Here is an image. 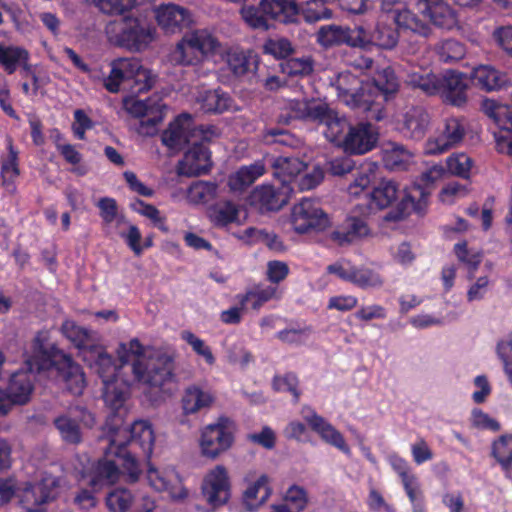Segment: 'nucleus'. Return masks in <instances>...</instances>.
<instances>
[{
	"instance_id": "1",
	"label": "nucleus",
	"mask_w": 512,
	"mask_h": 512,
	"mask_svg": "<svg viewBox=\"0 0 512 512\" xmlns=\"http://www.w3.org/2000/svg\"><path fill=\"white\" fill-rule=\"evenodd\" d=\"M122 365L130 364L132 377L125 386H136L145 393L159 391L171 382L175 371V353L144 347L137 338L121 342L116 350Z\"/></svg>"
},
{
	"instance_id": "2",
	"label": "nucleus",
	"mask_w": 512,
	"mask_h": 512,
	"mask_svg": "<svg viewBox=\"0 0 512 512\" xmlns=\"http://www.w3.org/2000/svg\"><path fill=\"white\" fill-rule=\"evenodd\" d=\"M97 8L109 16L123 19L121 32L111 35L112 26L107 27L109 40L134 52L146 50L156 39L157 29L142 16L132 17L134 2H95Z\"/></svg>"
},
{
	"instance_id": "3",
	"label": "nucleus",
	"mask_w": 512,
	"mask_h": 512,
	"mask_svg": "<svg viewBox=\"0 0 512 512\" xmlns=\"http://www.w3.org/2000/svg\"><path fill=\"white\" fill-rule=\"evenodd\" d=\"M324 135L329 142L350 155H363L370 152L379 140V132L374 125L368 122L352 125L335 111L324 130Z\"/></svg>"
},
{
	"instance_id": "4",
	"label": "nucleus",
	"mask_w": 512,
	"mask_h": 512,
	"mask_svg": "<svg viewBox=\"0 0 512 512\" xmlns=\"http://www.w3.org/2000/svg\"><path fill=\"white\" fill-rule=\"evenodd\" d=\"M340 101L352 109L367 113L370 120L380 121L385 117L384 109L373 99L369 83H363L350 72H341L331 78Z\"/></svg>"
},
{
	"instance_id": "5",
	"label": "nucleus",
	"mask_w": 512,
	"mask_h": 512,
	"mask_svg": "<svg viewBox=\"0 0 512 512\" xmlns=\"http://www.w3.org/2000/svg\"><path fill=\"white\" fill-rule=\"evenodd\" d=\"M217 136L216 129L212 126L197 127L190 114L183 113L177 116L162 132L161 141L169 150L178 152L186 145L199 141H210Z\"/></svg>"
},
{
	"instance_id": "6",
	"label": "nucleus",
	"mask_w": 512,
	"mask_h": 512,
	"mask_svg": "<svg viewBox=\"0 0 512 512\" xmlns=\"http://www.w3.org/2000/svg\"><path fill=\"white\" fill-rule=\"evenodd\" d=\"M241 14L251 28L266 30L268 19L283 23L295 21L298 9L295 2H257L245 5Z\"/></svg>"
},
{
	"instance_id": "7",
	"label": "nucleus",
	"mask_w": 512,
	"mask_h": 512,
	"mask_svg": "<svg viewBox=\"0 0 512 512\" xmlns=\"http://www.w3.org/2000/svg\"><path fill=\"white\" fill-rule=\"evenodd\" d=\"M60 478L50 473H42L35 482H27L21 489L20 504L26 512H46L45 506L58 497Z\"/></svg>"
},
{
	"instance_id": "8",
	"label": "nucleus",
	"mask_w": 512,
	"mask_h": 512,
	"mask_svg": "<svg viewBox=\"0 0 512 512\" xmlns=\"http://www.w3.org/2000/svg\"><path fill=\"white\" fill-rule=\"evenodd\" d=\"M235 425L227 417H219L216 422L201 430L199 447L202 456L216 459L226 452L234 441Z\"/></svg>"
},
{
	"instance_id": "9",
	"label": "nucleus",
	"mask_w": 512,
	"mask_h": 512,
	"mask_svg": "<svg viewBox=\"0 0 512 512\" xmlns=\"http://www.w3.org/2000/svg\"><path fill=\"white\" fill-rule=\"evenodd\" d=\"M466 135L463 118L449 116L437 127L435 133L425 142L424 151L427 155H441L458 147Z\"/></svg>"
},
{
	"instance_id": "10",
	"label": "nucleus",
	"mask_w": 512,
	"mask_h": 512,
	"mask_svg": "<svg viewBox=\"0 0 512 512\" xmlns=\"http://www.w3.org/2000/svg\"><path fill=\"white\" fill-rule=\"evenodd\" d=\"M290 223L295 232L304 234L324 230L329 218L316 202L303 199L292 207Z\"/></svg>"
},
{
	"instance_id": "11",
	"label": "nucleus",
	"mask_w": 512,
	"mask_h": 512,
	"mask_svg": "<svg viewBox=\"0 0 512 512\" xmlns=\"http://www.w3.org/2000/svg\"><path fill=\"white\" fill-rule=\"evenodd\" d=\"M125 111L135 118H146L141 122V132L153 134L156 126L163 120L165 104L159 96H153L146 100L135 97H126L123 100Z\"/></svg>"
},
{
	"instance_id": "12",
	"label": "nucleus",
	"mask_w": 512,
	"mask_h": 512,
	"mask_svg": "<svg viewBox=\"0 0 512 512\" xmlns=\"http://www.w3.org/2000/svg\"><path fill=\"white\" fill-rule=\"evenodd\" d=\"M482 110L502 129L495 133L496 148L500 153L512 156V108L494 99H485Z\"/></svg>"
},
{
	"instance_id": "13",
	"label": "nucleus",
	"mask_w": 512,
	"mask_h": 512,
	"mask_svg": "<svg viewBox=\"0 0 512 512\" xmlns=\"http://www.w3.org/2000/svg\"><path fill=\"white\" fill-rule=\"evenodd\" d=\"M54 425L64 442L79 444L82 441V429H91L95 425V417L85 408L76 407L55 418Z\"/></svg>"
},
{
	"instance_id": "14",
	"label": "nucleus",
	"mask_w": 512,
	"mask_h": 512,
	"mask_svg": "<svg viewBox=\"0 0 512 512\" xmlns=\"http://www.w3.org/2000/svg\"><path fill=\"white\" fill-rule=\"evenodd\" d=\"M207 503L213 507L224 505L230 498L231 482L227 468L216 465L208 470L201 486Z\"/></svg>"
},
{
	"instance_id": "15",
	"label": "nucleus",
	"mask_w": 512,
	"mask_h": 512,
	"mask_svg": "<svg viewBox=\"0 0 512 512\" xmlns=\"http://www.w3.org/2000/svg\"><path fill=\"white\" fill-rule=\"evenodd\" d=\"M102 440L107 442L104 447L106 456H115L128 451L127 445H131V424H126L121 413L110 415L103 427Z\"/></svg>"
},
{
	"instance_id": "16",
	"label": "nucleus",
	"mask_w": 512,
	"mask_h": 512,
	"mask_svg": "<svg viewBox=\"0 0 512 512\" xmlns=\"http://www.w3.org/2000/svg\"><path fill=\"white\" fill-rule=\"evenodd\" d=\"M154 17L158 26L166 34H176L193 24L191 13L178 4L162 3L154 8Z\"/></svg>"
},
{
	"instance_id": "17",
	"label": "nucleus",
	"mask_w": 512,
	"mask_h": 512,
	"mask_svg": "<svg viewBox=\"0 0 512 512\" xmlns=\"http://www.w3.org/2000/svg\"><path fill=\"white\" fill-rule=\"evenodd\" d=\"M285 109L291 118L315 121L324 124L326 128L334 113L326 103L306 98L288 100Z\"/></svg>"
},
{
	"instance_id": "18",
	"label": "nucleus",
	"mask_w": 512,
	"mask_h": 512,
	"mask_svg": "<svg viewBox=\"0 0 512 512\" xmlns=\"http://www.w3.org/2000/svg\"><path fill=\"white\" fill-rule=\"evenodd\" d=\"M303 418L310 428L319 435L322 441L337 448L346 455L351 454V449L344 436L330 422L309 408L303 410Z\"/></svg>"
},
{
	"instance_id": "19",
	"label": "nucleus",
	"mask_w": 512,
	"mask_h": 512,
	"mask_svg": "<svg viewBox=\"0 0 512 512\" xmlns=\"http://www.w3.org/2000/svg\"><path fill=\"white\" fill-rule=\"evenodd\" d=\"M397 125L406 138L421 140L430 128L431 116L425 108L413 106L400 115Z\"/></svg>"
},
{
	"instance_id": "20",
	"label": "nucleus",
	"mask_w": 512,
	"mask_h": 512,
	"mask_svg": "<svg viewBox=\"0 0 512 512\" xmlns=\"http://www.w3.org/2000/svg\"><path fill=\"white\" fill-rule=\"evenodd\" d=\"M205 141L191 144L183 159L179 161L177 172L179 175L193 177L207 173L211 168L210 153Z\"/></svg>"
},
{
	"instance_id": "21",
	"label": "nucleus",
	"mask_w": 512,
	"mask_h": 512,
	"mask_svg": "<svg viewBox=\"0 0 512 512\" xmlns=\"http://www.w3.org/2000/svg\"><path fill=\"white\" fill-rule=\"evenodd\" d=\"M291 191L290 185L263 184L253 190L252 203L262 211H277L288 202Z\"/></svg>"
},
{
	"instance_id": "22",
	"label": "nucleus",
	"mask_w": 512,
	"mask_h": 512,
	"mask_svg": "<svg viewBox=\"0 0 512 512\" xmlns=\"http://www.w3.org/2000/svg\"><path fill=\"white\" fill-rule=\"evenodd\" d=\"M371 235V230L364 218L349 215L345 221L337 226L331 233L330 239L340 246L349 245Z\"/></svg>"
},
{
	"instance_id": "23",
	"label": "nucleus",
	"mask_w": 512,
	"mask_h": 512,
	"mask_svg": "<svg viewBox=\"0 0 512 512\" xmlns=\"http://www.w3.org/2000/svg\"><path fill=\"white\" fill-rule=\"evenodd\" d=\"M467 83L461 73L447 71L439 78L438 90L444 102L461 107L467 102Z\"/></svg>"
},
{
	"instance_id": "24",
	"label": "nucleus",
	"mask_w": 512,
	"mask_h": 512,
	"mask_svg": "<svg viewBox=\"0 0 512 512\" xmlns=\"http://www.w3.org/2000/svg\"><path fill=\"white\" fill-rule=\"evenodd\" d=\"M83 361L102 379L103 384L118 378V368L112 356L99 343L85 350Z\"/></svg>"
},
{
	"instance_id": "25",
	"label": "nucleus",
	"mask_w": 512,
	"mask_h": 512,
	"mask_svg": "<svg viewBox=\"0 0 512 512\" xmlns=\"http://www.w3.org/2000/svg\"><path fill=\"white\" fill-rule=\"evenodd\" d=\"M470 78L477 88L485 92L499 91L509 84L507 74L489 64L474 67Z\"/></svg>"
},
{
	"instance_id": "26",
	"label": "nucleus",
	"mask_w": 512,
	"mask_h": 512,
	"mask_svg": "<svg viewBox=\"0 0 512 512\" xmlns=\"http://www.w3.org/2000/svg\"><path fill=\"white\" fill-rule=\"evenodd\" d=\"M400 195L398 184L390 179L381 180L369 194L368 206L362 212V216L383 210L391 206Z\"/></svg>"
},
{
	"instance_id": "27",
	"label": "nucleus",
	"mask_w": 512,
	"mask_h": 512,
	"mask_svg": "<svg viewBox=\"0 0 512 512\" xmlns=\"http://www.w3.org/2000/svg\"><path fill=\"white\" fill-rule=\"evenodd\" d=\"M381 157L384 166L391 171H404L415 162L414 153L404 145L387 141L382 144Z\"/></svg>"
},
{
	"instance_id": "28",
	"label": "nucleus",
	"mask_w": 512,
	"mask_h": 512,
	"mask_svg": "<svg viewBox=\"0 0 512 512\" xmlns=\"http://www.w3.org/2000/svg\"><path fill=\"white\" fill-rule=\"evenodd\" d=\"M56 369L71 393L80 395L83 392L86 385L84 373L69 355L59 353V359L56 360Z\"/></svg>"
},
{
	"instance_id": "29",
	"label": "nucleus",
	"mask_w": 512,
	"mask_h": 512,
	"mask_svg": "<svg viewBox=\"0 0 512 512\" xmlns=\"http://www.w3.org/2000/svg\"><path fill=\"white\" fill-rule=\"evenodd\" d=\"M34 370L28 366V369L19 370L11 376L7 390L15 405H25L31 400L35 382Z\"/></svg>"
},
{
	"instance_id": "30",
	"label": "nucleus",
	"mask_w": 512,
	"mask_h": 512,
	"mask_svg": "<svg viewBox=\"0 0 512 512\" xmlns=\"http://www.w3.org/2000/svg\"><path fill=\"white\" fill-rule=\"evenodd\" d=\"M215 397L211 391L197 385L188 386L181 398V408L184 415H194L202 410L209 409Z\"/></svg>"
},
{
	"instance_id": "31",
	"label": "nucleus",
	"mask_w": 512,
	"mask_h": 512,
	"mask_svg": "<svg viewBox=\"0 0 512 512\" xmlns=\"http://www.w3.org/2000/svg\"><path fill=\"white\" fill-rule=\"evenodd\" d=\"M265 171V165L261 161L242 166L228 176L227 186L230 192L240 194L264 175Z\"/></svg>"
},
{
	"instance_id": "32",
	"label": "nucleus",
	"mask_w": 512,
	"mask_h": 512,
	"mask_svg": "<svg viewBox=\"0 0 512 512\" xmlns=\"http://www.w3.org/2000/svg\"><path fill=\"white\" fill-rule=\"evenodd\" d=\"M128 80L135 83L134 89L137 92L149 90L154 84V77L151 71L144 68L136 58L116 59Z\"/></svg>"
},
{
	"instance_id": "33",
	"label": "nucleus",
	"mask_w": 512,
	"mask_h": 512,
	"mask_svg": "<svg viewBox=\"0 0 512 512\" xmlns=\"http://www.w3.org/2000/svg\"><path fill=\"white\" fill-rule=\"evenodd\" d=\"M121 471L118 466L108 459L99 460L92 466L88 476V485L99 491L103 486L113 485L120 480Z\"/></svg>"
},
{
	"instance_id": "34",
	"label": "nucleus",
	"mask_w": 512,
	"mask_h": 512,
	"mask_svg": "<svg viewBox=\"0 0 512 512\" xmlns=\"http://www.w3.org/2000/svg\"><path fill=\"white\" fill-rule=\"evenodd\" d=\"M419 4V11L434 25L445 29L456 26V13L447 2H419Z\"/></svg>"
},
{
	"instance_id": "35",
	"label": "nucleus",
	"mask_w": 512,
	"mask_h": 512,
	"mask_svg": "<svg viewBox=\"0 0 512 512\" xmlns=\"http://www.w3.org/2000/svg\"><path fill=\"white\" fill-rule=\"evenodd\" d=\"M155 444V432L152 424L147 420H135L131 424L132 450L138 448L145 458H150Z\"/></svg>"
},
{
	"instance_id": "36",
	"label": "nucleus",
	"mask_w": 512,
	"mask_h": 512,
	"mask_svg": "<svg viewBox=\"0 0 512 512\" xmlns=\"http://www.w3.org/2000/svg\"><path fill=\"white\" fill-rule=\"evenodd\" d=\"M62 334L79 349L82 359L86 349H90L98 344L97 334L77 325L72 320H66L61 326Z\"/></svg>"
},
{
	"instance_id": "37",
	"label": "nucleus",
	"mask_w": 512,
	"mask_h": 512,
	"mask_svg": "<svg viewBox=\"0 0 512 512\" xmlns=\"http://www.w3.org/2000/svg\"><path fill=\"white\" fill-rule=\"evenodd\" d=\"M269 478L261 474L256 480L249 481L243 493V503L248 510H256L271 496Z\"/></svg>"
},
{
	"instance_id": "38",
	"label": "nucleus",
	"mask_w": 512,
	"mask_h": 512,
	"mask_svg": "<svg viewBox=\"0 0 512 512\" xmlns=\"http://www.w3.org/2000/svg\"><path fill=\"white\" fill-rule=\"evenodd\" d=\"M200 108L205 112L223 113L236 111L238 108L232 98L221 90H206L197 97Z\"/></svg>"
},
{
	"instance_id": "39",
	"label": "nucleus",
	"mask_w": 512,
	"mask_h": 512,
	"mask_svg": "<svg viewBox=\"0 0 512 512\" xmlns=\"http://www.w3.org/2000/svg\"><path fill=\"white\" fill-rule=\"evenodd\" d=\"M372 88L373 99L376 104H379L382 108V103L377 101L380 93L382 94H393L398 90L399 82L396 77L394 70L389 67H383L376 70L373 76V82L369 83Z\"/></svg>"
},
{
	"instance_id": "40",
	"label": "nucleus",
	"mask_w": 512,
	"mask_h": 512,
	"mask_svg": "<svg viewBox=\"0 0 512 512\" xmlns=\"http://www.w3.org/2000/svg\"><path fill=\"white\" fill-rule=\"evenodd\" d=\"M305 167L306 165L296 157L280 156L273 162L274 175L281 180L282 185H289Z\"/></svg>"
},
{
	"instance_id": "41",
	"label": "nucleus",
	"mask_w": 512,
	"mask_h": 512,
	"mask_svg": "<svg viewBox=\"0 0 512 512\" xmlns=\"http://www.w3.org/2000/svg\"><path fill=\"white\" fill-rule=\"evenodd\" d=\"M8 155L2 160L1 177L2 184L10 192L15 190L14 181L19 176L18 151L14 148L11 138H7Z\"/></svg>"
},
{
	"instance_id": "42",
	"label": "nucleus",
	"mask_w": 512,
	"mask_h": 512,
	"mask_svg": "<svg viewBox=\"0 0 512 512\" xmlns=\"http://www.w3.org/2000/svg\"><path fill=\"white\" fill-rule=\"evenodd\" d=\"M453 251L457 260L467 269V277L471 280L482 262V251L476 248H470L466 241L456 243Z\"/></svg>"
},
{
	"instance_id": "43",
	"label": "nucleus",
	"mask_w": 512,
	"mask_h": 512,
	"mask_svg": "<svg viewBox=\"0 0 512 512\" xmlns=\"http://www.w3.org/2000/svg\"><path fill=\"white\" fill-rule=\"evenodd\" d=\"M206 59L185 35L176 44L172 52V60L179 65H197Z\"/></svg>"
},
{
	"instance_id": "44",
	"label": "nucleus",
	"mask_w": 512,
	"mask_h": 512,
	"mask_svg": "<svg viewBox=\"0 0 512 512\" xmlns=\"http://www.w3.org/2000/svg\"><path fill=\"white\" fill-rule=\"evenodd\" d=\"M185 36L206 58L215 54L221 46L219 40L207 29H196Z\"/></svg>"
},
{
	"instance_id": "45",
	"label": "nucleus",
	"mask_w": 512,
	"mask_h": 512,
	"mask_svg": "<svg viewBox=\"0 0 512 512\" xmlns=\"http://www.w3.org/2000/svg\"><path fill=\"white\" fill-rule=\"evenodd\" d=\"M26 59H30V54L25 48L0 43V65L8 74L14 73L19 68V62Z\"/></svg>"
},
{
	"instance_id": "46",
	"label": "nucleus",
	"mask_w": 512,
	"mask_h": 512,
	"mask_svg": "<svg viewBox=\"0 0 512 512\" xmlns=\"http://www.w3.org/2000/svg\"><path fill=\"white\" fill-rule=\"evenodd\" d=\"M239 206L232 201H223L210 208L209 218L216 226H227L239 218Z\"/></svg>"
},
{
	"instance_id": "47",
	"label": "nucleus",
	"mask_w": 512,
	"mask_h": 512,
	"mask_svg": "<svg viewBox=\"0 0 512 512\" xmlns=\"http://www.w3.org/2000/svg\"><path fill=\"white\" fill-rule=\"evenodd\" d=\"M317 41L325 47L339 44H354L350 37V29L336 25L323 26L317 33Z\"/></svg>"
},
{
	"instance_id": "48",
	"label": "nucleus",
	"mask_w": 512,
	"mask_h": 512,
	"mask_svg": "<svg viewBox=\"0 0 512 512\" xmlns=\"http://www.w3.org/2000/svg\"><path fill=\"white\" fill-rule=\"evenodd\" d=\"M278 298L277 288L273 286H256L245 294L237 296L239 304L245 306L251 303L253 309L258 310L264 303Z\"/></svg>"
},
{
	"instance_id": "49",
	"label": "nucleus",
	"mask_w": 512,
	"mask_h": 512,
	"mask_svg": "<svg viewBox=\"0 0 512 512\" xmlns=\"http://www.w3.org/2000/svg\"><path fill=\"white\" fill-rule=\"evenodd\" d=\"M217 190L218 186L213 182L196 181L189 186L186 197L191 204H205L216 198Z\"/></svg>"
},
{
	"instance_id": "50",
	"label": "nucleus",
	"mask_w": 512,
	"mask_h": 512,
	"mask_svg": "<svg viewBox=\"0 0 512 512\" xmlns=\"http://www.w3.org/2000/svg\"><path fill=\"white\" fill-rule=\"evenodd\" d=\"M392 18L398 27L404 31H411L424 37L430 32L429 27L409 10H395L392 12Z\"/></svg>"
},
{
	"instance_id": "51",
	"label": "nucleus",
	"mask_w": 512,
	"mask_h": 512,
	"mask_svg": "<svg viewBox=\"0 0 512 512\" xmlns=\"http://www.w3.org/2000/svg\"><path fill=\"white\" fill-rule=\"evenodd\" d=\"M48 339L49 334L47 331L38 332L33 339V355L26 359V363L31 369L41 370L46 367V362L49 358L46 346Z\"/></svg>"
},
{
	"instance_id": "52",
	"label": "nucleus",
	"mask_w": 512,
	"mask_h": 512,
	"mask_svg": "<svg viewBox=\"0 0 512 512\" xmlns=\"http://www.w3.org/2000/svg\"><path fill=\"white\" fill-rule=\"evenodd\" d=\"M439 78L437 75L428 72L412 71L407 73L406 83L413 87L418 88L427 95H435L438 90Z\"/></svg>"
},
{
	"instance_id": "53",
	"label": "nucleus",
	"mask_w": 512,
	"mask_h": 512,
	"mask_svg": "<svg viewBox=\"0 0 512 512\" xmlns=\"http://www.w3.org/2000/svg\"><path fill=\"white\" fill-rule=\"evenodd\" d=\"M105 503L110 512H128L134 503V495L126 488H115L111 490Z\"/></svg>"
},
{
	"instance_id": "54",
	"label": "nucleus",
	"mask_w": 512,
	"mask_h": 512,
	"mask_svg": "<svg viewBox=\"0 0 512 512\" xmlns=\"http://www.w3.org/2000/svg\"><path fill=\"white\" fill-rule=\"evenodd\" d=\"M305 4V6L298 5V2H295V5L298 9V15L296 16L297 22L300 17H302L306 22H316L322 19H329L332 16V11L326 8L323 5V2H301Z\"/></svg>"
},
{
	"instance_id": "55",
	"label": "nucleus",
	"mask_w": 512,
	"mask_h": 512,
	"mask_svg": "<svg viewBox=\"0 0 512 512\" xmlns=\"http://www.w3.org/2000/svg\"><path fill=\"white\" fill-rule=\"evenodd\" d=\"M149 485L156 491L164 492L169 484L177 480V472L174 469H157L149 466L146 474Z\"/></svg>"
},
{
	"instance_id": "56",
	"label": "nucleus",
	"mask_w": 512,
	"mask_h": 512,
	"mask_svg": "<svg viewBox=\"0 0 512 512\" xmlns=\"http://www.w3.org/2000/svg\"><path fill=\"white\" fill-rule=\"evenodd\" d=\"M492 454L502 468L509 471L512 468V435H503L494 441Z\"/></svg>"
},
{
	"instance_id": "57",
	"label": "nucleus",
	"mask_w": 512,
	"mask_h": 512,
	"mask_svg": "<svg viewBox=\"0 0 512 512\" xmlns=\"http://www.w3.org/2000/svg\"><path fill=\"white\" fill-rule=\"evenodd\" d=\"M350 282L362 289L379 288L383 285V279L377 272L356 266L353 268Z\"/></svg>"
},
{
	"instance_id": "58",
	"label": "nucleus",
	"mask_w": 512,
	"mask_h": 512,
	"mask_svg": "<svg viewBox=\"0 0 512 512\" xmlns=\"http://www.w3.org/2000/svg\"><path fill=\"white\" fill-rule=\"evenodd\" d=\"M436 52L441 61L452 62L461 60L466 54V49L459 41L448 39L436 46Z\"/></svg>"
},
{
	"instance_id": "59",
	"label": "nucleus",
	"mask_w": 512,
	"mask_h": 512,
	"mask_svg": "<svg viewBox=\"0 0 512 512\" xmlns=\"http://www.w3.org/2000/svg\"><path fill=\"white\" fill-rule=\"evenodd\" d=\"M446 165L450 174L467 179L470 176L473 161L465 153H455L446 159Z\"/></svg>"
},
{
	"instance_id": "60",
	"label": "nucleus",
	"mask_w": 512,
	"mask_h": 512,
	"mask_svg": "<svg viewBox=\"0 0 512 512\" xmlns=\"http://www.w3.org/2000/svg\"><path fill=\"white\" fill-rule=\"evenodd\" d=\"M115 457L122 459V469L124 475L126 476V481L128 483L137 482L142 472L139 460L137 458V451H123V453L117 454Z\"/></svg>"
},
{
	"instance_id": "61",
	"label": "nucleus",
	"mask_w": 512,
	"mask_h": 512,
	"mask_svg": "<svg viewBox=\"0 0 512 512\" xmlns=\"http://www.w3.org/2000/svg\"><path fill=\"white\" fill-rule=\"evenodd\" d=\"M118 378L111 380L110 382L104 383L103 386V398L107 405L112 409L120 408L126 398V389L119 385Z\"/></svg>"
},
{
	"instance_id": "62",
	"label": "nucleus",
	"mask_w": 512,
	"mask_h": 512,
	"mask_svg": "<svg viewBox=\"0 0 512 512\" xmlns=\"http://www.w3.org/2000/svg\"><path fill=\"white\" fill-rule=\"evenodd\" d=\"M313 66V60L309 56L290 58L280 65L282 72L290 76L309 75L313 71Z\"/></svg>"
},
{
	"instance_id": "63",
	"label": "nucleus",
	"mask_w": 512,
	"mask_h": 512,
	"mask_svg": "<svg viewBox=\"0 0 512 512\" xmlns=\"http://www.w3.org/2000/svg\"><path fill=\"white\" fill-rule=\"evenodd\" d=\"M263 51L275 59H284L294 53V47L288 39L276 37L265 41Z\"/></svg>"
},
{
	"instance_id": "64",
	"label": "nucleus",
	"mask_w": 512,
	"mask_h": 512,
	"mask_svg": "<svg viewBox=\"0 0 512 512\" xmlns=\"http://www.w3.org/2000/svg\"><path fill=\"white\" fill-rule=\"evenodd\" d=\"M226 63L235 76L245 75L250 68L248 54L239 49H230L226 54Z\"/></svg>"
}]
</instances>
